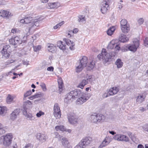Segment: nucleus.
<instances>
[{
	"mask_svg": "<svg viewBox=\"0 0 148 148\" xmlns=\"http://www.w3.org/2000/svg\"><path fill=\"white\" fill-rule=\"evenodd\" d=\"M40 21V19H33V17L28 16H26L24 19H22L20 20L21 23L25 24H29V30L31 29H35L37 27L39 26Z\"/></svg>",
	"mask_w": 148,
	"mask_h": 148,
	"instance_id": "obj_1",
	"label": "nucleus"
},
{
	"mask_svg": "<svg viewBox=\"0 0 148 148\" xmlns=\"http://www.w3.org/2000/svg\"><path fill=\"white\" fill-rule=\"evenodd\" d=\"M88 60V58L85 56H83L80 60V63L83 66L86 67L88 70H92L95 65V62L92 60Z\"/></svg>",
	"mask_w": 148,
	"mask_h": 148,
	"instance_id": "obj_2",
	"label": "nucleus"
},
{
	"mask_svg": "<svg viewBox=\"0 0 148 148\" xmlns=\"http://www.w3.org/2000/svg\"><path fill=\"white\" fill-rule=\"evenodd\" d=\"M97 57L99 60H102L105 62H107L111 61L112 56L110 53L107 52L106 49H103L101 53L98 55Z\"/></svg>",
	"mask_w": 148,
	"mask_h": 148,
	"instance_id": "obj_3",
	"label": "nucleus"
},
{
	"mask_svg": "<svg viewBox=\"0 0 148 148\" xmlns=\"http://www.w3.org/2000/svg\"><path fill=\"white\" fill-rule=\"evenodd\" d=\"M133 44L130 46L126 47L127 49H122V51H127L129 50L135 52L137 51V49L140 46V40L137 39H134L133 41Z\"/></svg>",
	"mask_w": 148,
	"mask_h": 148,
	"instance_id": "obj_4",
	"label": "nucleus"
},
{
	"mask_svg": "<svg viewBox=\"0 0 148 148\" xmlns=\"http://www.w3.org/2000/svg\"><path fill=\"white\" fill-rule=\"evenodd\" d=\"M105 119V116L102 114L94 113L91 115L89 117V119L90 121L94 123L100 122L102 120Z\"/></svg>",
	"mask_w": 148,
	"mask_h": 148,
	"instance_id": "obj_5",
	"label": "nucleus"
},
{
	"mask_svg": "<svg viewBox=\"0 0 148 148\" xmlns=\"http://www.w3.org/2000/svg\"><path fill=\"white\" fill-rule=\"evenodd\" d=\"M3 143L5 146L10 145L12 143V135L11 134H7L5 136H3Z\"/></svg>",
	"mask_w": 148,
	"mask_h": 148,
	"instance_id": "obj_6",
	"label": "nucleus"
},
{
	"mask_svg": "<svg viewBox=\"0 0 148 148\" xmlns=\"http://www.w3.org/2000/svg\"><path fill=\"white\" fill-rule=\"evenodd\" d=\"M68 119L70 123L74 125L77 124L79 121L75 114L72 112L68 114Z\"/></svg>",
	"mask_w": 148,
	"mask_h": 148,
	"instance_id": "obj_7",
	"label": "nucleus"
},
{
	"mask_svg": "<svg viewBox=\"0 0 148 148\" xmlns=\"http://www.w3.org/2000/svg\"><path fill=\"white\" fill-rule=\"evenodd\" d=\"M53 115L56 119L61 117V113L60 107L58 103H55L53 107Z\"/></svg>",
	"mask_w": 148,
	"mask_h": 148,
	"instance_id": "obj_8",
	"label": "nucleus"
},
{
	"mask_svg": "<svg viewBox=\"0 0 148 148\" xmlns=\"http://www.w3.org/2000/svg\"><path fill=\"white\" fill-rule=\"evenodd\" d=\"M9 41L10 44L14 45H19L22 42L21 37L18 36L11 38L9 39Z\"/></svg>",
	"mask_w": 148,
	"mask_h": 148,
	"instance_id": "obj_9",
	"label": "nucleus"
},
{
	"mask_svg": "<svg viewBox=\"0 0 148 148\" xmlns=\"http://www.w3.org/2000/svg\"><path fill=\"white\" fill-rule=\"evenodd\" d=\"M10 47L9 45H6L3 47V48L1 51L3 57L6 59L8 58L10 56L9 49Z\"/></svg>",
	"mask_w": 148,
	"mask_h": 148,
	"instance_id": "obj_10",
	"label": "nucleus"
},
{
	"mask_svg": "<svg viewBox=\"0 0 148 148\" xmlns=\"http://www.w3.org/2000/svg\"><path fill=\"white\" fill-rule=\"evenodd\" d=\"M114 138L119 141L128 142L130 140L129 138L126 136L120 134L116 135L114 137Z\"/></svg>",
	"mask_w": 148,
	"mask_h": 148,
	"instance_id": "obj_11",
	"label": "nucleus"
},
{
	"mask_svg": "<svg viewBox=\"0 0 148 148\" xmlns=\"http://www.w3.org/2000/svg\"><path fill=\"white\" fill-rule=\"evenodd\" d=\"M101 10L103 14L106 13L109 8V5L106 1H104L101 3Z\"/></svg>",
	"mask_w": 148,
	"mask_h": 148,
	"instance_id": "obj_12",
	"label": "nucleus"
},
{
	"mask_svg": "<svg viewBox=\"0 0 148 148\" xmlns=\"http://www.w3.org/2000/svg\"><path fill=\"white\" fill-rule=\"evenodd\" d=\"M12 16V15L9 11L3 10H0V16L3 18H8Z\"/></svg>",
	"mask_w": 148,
	"mask_h": 148,
	"instance_id": "obj_13",
	"label": "nucleus"
},
{
	"mask_svg": "<svg viewBox=\"0 0 148 148\" xmlns=\"http://www.w3.org/2000/svg\"><path fill=\"white\" fill-rule=\"evenodd\" d=\"M60 3L58 2L49 3L47 4V7L48 9H56L60 6Z\"/></svg>",
	"mask_w": 148,
	"mask_h": 148,
	"instance_id": "obj_14",
	"label": "nucleus"
},
{
	"mask_svg": "<svg viewBox=\"0 0 148 148\" xmlns=\"http://www.w3.org/2000/svg\"><path fill=\"white\" fill-rule=\"evenodd\" d=\"M111 141V139L109 136L106 137L102 142L99 147V148H103L107 145Z\"/></svg>",
	"mask_w": 148,
	"mask_h": 148,
	"instance_id": "obj_15",
	"label": "nucleus"
},
{
	"mask_svg": "<svg viewBox=\"0 0 148 148\" xmlns=\"http://www.w3.org/2000/svg\"><path fill=\"white\" fill-rule=\"evenodd\" d=\"M63 41L65 42L66 44L69 46V48L71 50H73L75 49V44L73 42H72L69 39L66 38H64L63 39Z\"/></svg>",
	"mask_w": 148,
	"mask_h": 148,
	"instance_id": "obj_16",
	"label": "nucleus"
},
{
	"mask_svg": "<svg viewBox=\"0 0 148 148\" xmlns=\"http://www.w3.org/2000/svg\"><path fill=\"white\" fill-rule=\"evenodd\" d=\"M32 103L29 100H27L24 102L23 108V113L24 114H27L26 110L27 109L29 108L30 106H32Z\"/></svg>",
	"mask_w": 148,
	"mask_h": 148,
	"instance_id": "obj_17",
	"label": "nucleus"
},
{
	"mask_svg": "<svg viewBox=\"0 0 148 148\" xmlns=\"http://www.w3.org/2000/svg\"><path fill=\"white\" fill-rule=\"evenodd\" d=\"M92 76H89V78L87 79V80L83 79L79 83L77 86V88H80L82 89H83L85 85L87 84L88 83V82L87 80H89L90 79H92Z\"/></svg>",
	"mask_w": 148,
	"mask_h": 148,
	"instance_id": "obj_18",
	"label": "nucleus"
},
{
	"mask_svg": "<svg viewBox=\"0 0 148 148\" xmlns=\"http://www.w3.org/2000/svg\"><path fill=\"white\" fill-rule=\"evenodd\" d=\"M36 137L37 139L42 142L46 141L47 137L45 134L41 133H37Z\"/></svg>",
	"mask_w": 148,
	"mask_h": 148,
	"instance_id": "obj_19",
	"label": "nucleus"
},
{
	"mask_svg": "<svg viewBox=\"0 0 148 148\" xmlns=\"http://www.w3.org/2000/svg\"><path fill=\"white\" fill-rule=\"evenodd\" d=\"M92 141V138L90 137H86L81 140V142L82 145L84 146V147L88 145Z\"/></svg>",
	"mask_w": 148,
	"mask_h": 148,
	"instance_id": "obj_20",
	"label": "nucleus"
},
{
	"mask_svg": "<svg viewBox=\"0 0 148 148\" xmlns=\"http://www.w3.org/2000/svg\"><path fill=\"white\" fill-rule=\"evenodd\" d=\"M119 91L117 87H114L110 88L108 91L109 95H113L116 94Z\"/></svg>",
	"mask_w": 148,
	"mask_h": 148,
	"instance_id": "obj_21",
	"label": "nucleus"
},
{
	"mask_svg": "<svg viewBox=\"0 0 148 148\" xmlns=\"http://www.w3.org/2000/svg\"><path fill=\"white\" fill-rule=\"evenodd\" d=\"M20 112V110L18 109H16L12 112L10 115L11 119L14 120L19 115Z\"/></svg>",
	"mask_w": 148,
	"mask_h": 148,
	"instance_id": "obj_22",
	"label": "nucleus"
},
{
	"mask_svg": "<svg viewBox=\"0 0 148 148\" xmlns=\"http://www.w3.org/2000/svg\"><path fill=\"white\" fill-rule=\"evenodd\" d=\"M89 99L88 97L84 96L78 98L77 100L76 103L78 104H82L86 101Z\"/></svg>",
	"mask_w": 148,
	"mask_h": 148,
	"instance_id": "obj_23",
	"label": "nucleus"
},
{
	"mask_svg": "<svg viewBox=\"0 0 148 148\" xmlns=\"http://www.w3.org/2000/svg\"><path fill=\"white\" fill-rule=\"evenodd\" d=\"M117 40H113L109 43L107 46L108 49H112L114 48L115 47L117 43Z\"/></svg>",
	"mask_w": 148,
	"mask_h": 148,
	"instance_id": "obj_24",
	"label": "nucleus"
},
{
	"mask_svg": "<svg viewBox=\"0 0 148 148\" xmlns=\"http://www.w3.org/2000/svg\"><path fill=\"white\" fill-rule=\"evenodd\" d=\"M57 45L60 49L65 50L66 49V45L63 44V43L62 41H58L57 42Z\"/></svg>",
	"mask_w": 148,
	"mask_h": 148,
	"instance_id": "obj_25",
	"label": "nucleus"
},
{
	"mask_svg": "<svg viewBox=\"0 0 148 148\" xmlns=\"http://www.w3.org/2000/svg\"><path fill=\"white\" fill-rule=\"evenodd\" d=\"M145 96L143 94H140L137 97L136 102L138 103H141L143 102L145 100Z\"/></svg>",
	"mask_w": 148,
	"mask_h": 148,
	"instance_id": "obj_26",
	"label": "nucleus"
},
{
	"mask_svg": "<svg viewBox=\"0 0 148 148\" xmlns=\"http://www.w3.org/2000/svg\"><path fill=\"white\" fill-rule=\"evenodd\" d=\"M62 145L65 147H68L69 144L68 140L65 137L62 138L61 140Z\"/></svg>",
	"mask_w": 148,
	"mask_h": 148,
	"instance_id": "obj_27",
	"label": "nucleus"
},
{
	"mask_svg": "<svg viewBox=\"0 0 148 148\" xmlns=\"http://www.w3.org/2000/svg\"><path fill=\"white\" fill-rule=\"evenodd\" d=\"M47 46L49 51L52 53H53L55 52L56 49V47L53 44L48 43L47 45Z\"/></svg>",
	"mask_w": 148,
	"mask_h": 148,
	"instance_id": "obj_28",
	"label": "nucleus"
},
{
	"mask_svg": "<svg viewBox=\"0 0 148 148\" xmlns=\"http://www.w3.org/2000/svg\"><path fill=\"white\" fill-rule=\"evenodd\" d=\"M121 29L123 32L124 33H127L130 30V26L129 25H126L124 27H121Z\"/></svg>",
	"mask_w": 148,
	"mask_h": 148,
	"instance_id": "obj_29",
	"label": "nucleus"
},
{
	"mask_svg": "<svg viewBox=\"0 0 148 148\" xmlns=\"http://www.w3.org/2000/svg\"><path fill=\"white\" fill-rule=\"evenodd\" d=\"M119 40L122 42H127L129 40V38L126 36V35L121 34L119 38Z\"/></svg>",
	"mask_w": 148,
	"mask_h": 148,
	"instance_id": "obj_30",
	"label": "nucleus"
},
{
	"mask_svg": "<svg viewBox=\"0 0 148 148\" xmlns=\"http://www.w3.org/2000/svg\"><path fill=\"white\" fill-rule=\"evenodd\" d=\"M55 129L56 131H61L64 132L66 130V128L63 125H57L55 127Z\"/></svg>",
	"mask_w": 148,
	"mask_h": 148,
	"instance_id": "obj_31",
	"label": "nucleus"
},
{
	"mask_svg": "<svg viewBox=\"0 0 148 148\" xmlns=\"http://www.w3.org/2000/svg\"><path fill=\"white\" fill-rule=\"evenodd\" d=\"M115 64L117 66L118 68H120L122 67L123 66V63L120 59H117L115 62Z\"/></svg>",
	"mask_w": 148,
	"mask_h": 148,
	"instance_id": "obj_32",
	"label": "nucleus"
},
{
	"mask_svg": "<svg viewBox=\"0 0 148 148\" xmlns=\"http://www.w3.org/2000/svg\"><path fill=\"white\" fill-rule=\"evenodd\" d=\"M58 83L59 88L60 91H62V88L63 87V83L61 78H60L58 80Z\"/></svg>",
	"mask_w": 148,
	"mask_h": 148,
	"instance_id": "obj_33",
	"label": "nucleus"
},
{
	"mask_svg": "<svg viewBox=\"0 0 148 148\" xmlns=\"http://www.w3.org/2000/svg\"><path fill=\"white\" fill-rule=\"evenodd\" d=\"M115 30L114 27L112 26L110 27L107 31V34L108 35L111 36L114 33Z\"/></svg>",
	"mask_w": 148,
	"mask_h": 148,
	"instance_id": "obj_34",
	"label": "nucleus"
},
{
	"mask_svg": "<svg viewBox=\"0 0 148 148\" xmlns=\"http://www.w3.org/2000/svg\"><path fill=\"white\" fill-rule=\"evenodd\" d=\"M121 27L129 25L127 20L125 19H122L120 22Z\"/></svg>",
	"mask_w": 148,
	"mask_h": 148,
	"instance_id": "obj_35",
	"label": "nucleus"
},
{
	"mask_svg": "<svg viewBox=\"0 0 148 148\" xmlns=\"http://www.w3.org/2000/svg\"><path fill=\"white\" fill-rule=\"evenodd\" d=\"M32 92L31 90H29L26 92L24 94L23 100H25L26 98L30 96L31 95H32Z\"/></svg>",
	"mask_w": 148,
	"mask_h": 148,
	"instance_id": "obj_36",
	"label": "nucleus"
},
{
	"mask_svg": "<svg viewBox=\"0 0 148 148\" xmlns=\"http://www.w3.org/2000/svg\"><path fill=\"white\" fill-rule=\"evenodd\" d=\"M78 21L79 22H85L86 19L85 16L83 15H79L78 16Z\"/></svg>",
	"mask_w": 148,
	"mask_h": 148,
	"instance_id": "obj_37",
	"label": "nucleus"
},
{
	"mask_svg": "<svg viewBox=\"0 0 148 148\" xmlns=\"http://www.w3.org/2000/svg\"><path fill=\"white\" fill-rule=\"evenodd\" d=\"M84 67L81 64L78 66L76 68V71L77 73H79L81 72L83 69V68Z\"/></svg>",
	"mask_w": 148,
	"mask_h": 148,
	"instance_id": "obj_38",
	"label": "nucleus"
},
{
	"mask_svg": "<svg viewBox=\"0 0 148 148\" xmlns=\"http://www.w3.org/2000/svg\"><path fill=\"white\" fill-rule=\"evenodd\" d=\"M13 98L12 96L10 95H9L6 99V101L7 103H10L13 101Z\"/></svg>",
	"mask_w": 148,
	"mask_h": 148,
	"instance_id": "obj_39",
	"label": "nucleus"
},
{
	"mask_svg": "<svg viewBox=\"0 0 148 148\" xmlns=\"http://www.w3.org/2000/svg\"><path fill=\"white\" fill-rule=\"evenodd\" d=\"M7 111V108L5 107L0 106V114H2Z\"/></svg>",
	"mask_w": 148,
	"mask_h": 148,
	"instance_id": "obj_40",
	"label": "nucleus"
},
{
	"mask_svg": "<svg viewBox=\"0 0 148 148\" xmlns=\"http://www.w3.org/2000/svg\"><path fill=\"white\" fill-rule=\"evenodd\" d=\"M20 30L19 29L16 28H12L11 30V32L13 34H18L20 33Z\"/></svg>",
	"mask_w": 148,
	"mask_h": 148,
	"instance_id": "obj_41",
	"label": "nucleus"
},
{
	"mask_svg": "<svg viewBox=\"0 0 148 148\" xmlns=\"http://www.w3.org/2000/svg\"><path fill=\"white\" fill-rule=\"evenodd\" d=\"M41 46L40 45L34 46L33 47L34 50L35 52L38 51L41 49Z\"/></svg>",
	"mask_w": 148,
	"mask_h": 148,
	"instance_id": "obj_42",
	"label": "nucleus"
},
{
	"mask_svg": "<svg viewBox=\"0 0 148 148\" xmlns=\"http://www.w3.org/2000/svg\"><path fill=\"white\" fill-rule=\"evenodd\" d=\"M129 137L131 138L132 140L134 142H135V141H136V140L137 139L136 138V137L135 136L131 134L129 135Z\"/></svg>",
	"mask_w": 148,
	"mask_h": 148,
	"instance_id": "obj_43",
	"label": "nucleus"
},
{
	"mask_svg": "<svg viewBox=\"0 0 148 148\" xmlns=\"http://www.w3.org/2000/svg\"><path fill=\"white\" fill-rule=\"evenodd\" d=\"M143 44L145 47H148V37L145 38L144 40Z\"/></svg>",
	"mask_w": 148,
	"mask_h": 148,
	"instance_id": "obj_44",
	"label": "nucleus"
},
{
	"mask_svg": "<svg viewBox=\"0 0 148 148\" xmlns=\"http://www.w3.org/2000/svg\"><path fill=\"white\" fill-rule=\"evenodd\" d=\"M15 61V60L12 59L9 60L5 62V65H8L11 63H14Z\"/></svg>",
	"mask_w": 148,
	"mask_h": 148,
	"instance_id": "obj_45",
	"label": "nucleus"
},
{
	"mask_svg": "<svg viewBox=\"0 0 148 148\" xmlns=\"http://www.w3.org/2000/svg\"><path fill=\"white\" fill-rule=\"evenodd\" d=\"M45 113L44 112L42 111H40L38 112L36 114V116L37 117H40L41 116L43 115Z\"/></svg>",
	"mask_w": 148,
	"mask_h": 148,
	"instance_id": "obj_46",
	"label": "nucleus"
},
{
	"mask_svg": "<svg viewBox=\"0 0 148 148\" xmlns=\"http://www.w3.org/2000/svg\"><path fill=\"white\" fill-rule=\"evenodd\" d=\"M40 86L43 91H45L46 90L47 88L46 85L45 83H42L40 85Z\"/></svg>",
	"mask_w": 148,
	"mask_h": 148,
	"instance_id": "obj_47",
	"label": "nucleus"
},
{
	"mask_svg": "<svg viewBox=\"0 0 148 148\" xmlns=\"http://www.w3.org/2000/svg\"><path fill=\"white\" fill-rule=\"evenodd\" d=\"M39 97L38 95H36L29 97L28 98L30 100H33L36 98H38Z\"/></svg>",
	"mask_w": 148,
	"mask_h": 148,
	"instance_id": "obj_48",
	"label": "nucleus"
},
{
	"mask_svg": "<svg viewBox=\"0 0 148 148\" xmlns=\"http://www.w3.org/2000/svg\"><path fill=\"white\" fill-rule=\"evenodd\" d=\"M82 143L80 142L79 144L77 145L75 147V148H84V146L82 144Z\"/></svg>",
	"mask_w": 148,
	"mask_h": 148,
	"instance_id": "obj_49",
	"label": "nucleus"
},
{
	"mask_svg": "<svg viewBox=\"0 0 148 148\" xmlns=\"http://www.w3.org/2000/svg\"><path fill=\"white\" fill-rule=\"evenodd\" d=\"M114 48L115 51H119L120 49L119 45V44H118L117 43H116Z\"/></svg>",
	"mask_w": 148,
	"mask_h": 148,
	"instance_id": "obj_50",
	"label": "nucleus"
},
{
	"mask_svg": "<svg viewBox=\"0 0 148 148\" xmlns=\"http://www.w3.org/2000/svg\"><path fill=\"white\" fill-rule=\"evenodd\" d=\"M144 130L148 132V124L146 125L143 128Z\"/></svg>",
	"mask_w": 148,
	"mask_h": 148,
	"instance_id": "obj_51",
	"label": "nucleus"
},
{
	"mask_svg": "<svg viewBox=\"0 0 148 148\" xmlns=\"http://www.w3.org/2000/svg\"><path fill=\"white\" fill-rule=\"evenodd\" d=\"M47 70L49 71H53L54 70V68L53 66H50L48 67Z\"/></svg>",
	"mask_w": 148,
	"mask_h": 148,
	"instance_id": "obj_52",
	"label": "nucleus"
},
{
	"mask_svg": "<svg viewBox=\"0 0 148 148\" xmlns=\"http://www.w3.org/2000/svg\"><path fill=\"white\" fill-rule=\"evenodd\" d=\"M78 31V29L77 28H75L73 29V31L72 32H72V33H77Z\"/></svg>",
	"mask_w": 148,
	"mask_h": 148,
	"instance_id": "obj_53",
	"label": "nucleus"
},
{
	"mask_svg": "<svg viewBox=\"0 0 148 148\" xmlns=\"http://www.w3.org/2000/svg\"><path fill=\"white\" fill-rule=\"evenodd\" d=\"M110 95H109V93L108 92V93H104L103 95V98H106L108 96H110Z\"/></svg>",
	"mask_w": 148,
	"mask_h": 148,
	"instance_id": "obj_54",
	"label": "nucleus"
},
{
	"mask_svg": "<svg viewBox=\"0 0 148 148\" xmlns=\"http://www.w3.org/2000/svg\"><path fill=\"white\" fill-rule=\"evenodd\" d=\"M138 22L140 24H141L144 22V19L143 18H140L138 20Z\"/></svg>",
	"mask_w": 148,
	"mask_h": 148,
	"instance_id": "obj_55",
	"label": "nucleus"
},
{
	"mask_svg": "<svg viewBox=\"0 0 148 148\" xmlns=\"http://www.w3.org/2000/svg\"><path fill=\"white\" fill-rule=\"evenodd\" d=\"M3 127L2 126V125L0 123V130H2L3 133H5V131L4 130H3Z\"/></svg>",
	"mask_w": 148,
	"mask_h": 148,
	"instance_id": "obj_56",
	"label": "nucleus"
},
{
	"mask_svg": "<svg viewBox=\"0 0 148 148\" xmlns=\"http://www.w3.org/2000/svg\"><path fill=\"white\" fill-rule=\"evenodd\" d=\"M60 27L59 26V25L58 24L53 27V29H56L58 28H60Z\"/></svg>",
	"mask_w": 148,
	"mask_h": 148,
	"instance_id": "obj_57",
	"label": "nucleus"
},
{
	"mask_svg": "<svg viewBox=\"0 0 148 148\" xmlns=\"http://www.w3.org/2000/svg\"><path fill=\"white\" fill-rule=\"evenodd\" d=\"M139 110L141 112H143L145 110V109L143 107H141Z\"/></svg>",
	"mask_w": 148,
	"mask_h": 148,
	"instance_id": "obj_58",
	"label": "nucleus"
},
{
	"mask_svg": "<svg viewBox=\"0 0 148 148\" xmlns=\"http://www.w3.org/2000/svg\"><path fill=\"white\" fill-rule=\"evenodd\" d=\"M64 22L63 21L58 23V24L59 25V26H60V27L62 25L64 24Z\"/></svg>",
	"mask_w": 148,
	"mask_h": 148,
	"instance_id": "obj_59",
	"label": "nucleus"
},
{
	"mask_svg": "<svg viewBox=\"0 0 148 148\" xmlns=\"http://www.w3.org/2000/svg\"><path fill=\"white\" fill-rule=\"evenodd\" d=\"M123 7V4H121V3H120L119 4V8L121 9Z\"/></svg>",
	"mask_w": 148,
	"mask_h": 148,
	"instance_id": "obj_60",
	"label": "nucleus"
},
{
	"mask_svg": "<svg viewBox=\"0 0 148 148\" xmlns=\"http://www.w3.org/2000/svg\"><path fill=\"white\" fill-rule=\"evenodd\" d=\"M49 0H41L42 3H47Z\"/></svg>",
	"mask_w": 148,
	"mask_h": 148,
	"instance_id": "obj_61",
	"label": "nucleus"
},
{
	"mask_svg": "<svg viewBox=\"0 0 148 148\" xmlns=\"http://www.w3.org/2000/svg\"><path fill=\"white\" fill-rule=\"evenodd\" d=\"M138 148H144V146L141 144L138 145L137 147Z\"/></svg>",
	"mask_w": 148,
	"mask_h": 148,
	"instance_id": "obj_62",
	"label": "nucleus"
},
{
	"mask_svg": "<svg viewBox=\"0 0 148 148\" xmlns=\"http://www.w3.org/2000/svg\"><path fill=\"white\" fill-rule=\"evenodd\" d=\"M31 146V144L30 143L27 144L25 147V148H27Z\"/></svg>",
	"mask_w": 148,
	"mask_h": 148,
	"instance_id": "obj_63",
	"label": "nucleus"
},
{
	"mask_svg": "<svg viewBox=\"0 0 148 148\" xmlns=\"http://www.w3.org/2000/svg\"><path fill=\"white\" fill-rule=\"evenodd\" d=\"M70 31H69V33H68L67 34V36H68V37H71V34L72 32H69ZM70 32H72V31H71Z\"/></svg>",
	"mask_w": 148,
	"mask_h": 148,
	"instance_id": "obj_64",
	"label": "nucleus"
}]
</instances>
